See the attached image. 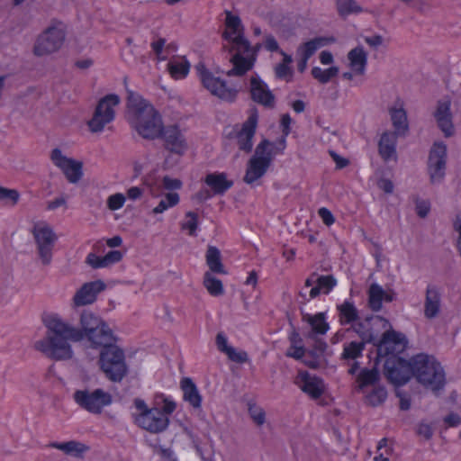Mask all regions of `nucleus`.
Here are the masks:
<instances>
[{
    "label": "nucleus",
    "mask_w": 461,
    "mask_h": 461,
    "mask_svg": "<svg viewBox=\"0 0 461 461\" xmlns=\"http://www.w3.org/2000/svg\"><path fill=\"white\" fill-rule=\"evenodd\" d=\"M405 334L394 330L392 327L386 330L376 345L375 365L385 357L384 375L388 382L395 387L406 384L412 376V357L407 360L400 355L408 348Z\"/></svg>",
    "instance_id": "nucleus-1"
},
{
    "label": "nucleus",
    "mask_w": 461,
    "mask_h": 461,
    "mask_svg": "<svg viewBox=\"0 0 461 461\" xmlns=\"http://www.w3.org/2000/svg\"><path fill=\"white\" fill-rule=\"evenodd\" d=\"M47 329L45 337L35 342L36 350L55 361L71 359L73 349L70 342H80L81 333L77 327L63 321L58 314H49L42 318Z\"/></svg>",
    "instance_id": "nucleus-2"
},
{
    "label": "nucleus",
    "mask_w": 461,
    "mask_h": 461,
    "mask_svg": "<svg viewBox=\"0 0 461 461\" xmlns=\"http://www.w3.org/2000/svg\"><path fill=\"white\" fill-rule=\"evenodd\" d=\"M118 338L113 335L101 343L98 365L104 376L113 383H121L129 373L124 350L117 346Z\"/></svg>",
    "instance_id": "nucleus-3"
},
{
    "label": "nucleus",
    "mask_w": 461,
    "mask_h": 461,
    "mask_svg": "<svg viewBox=\"0 0 461 461\" xmlns=\"http://www.w3.org/2000/svg\"><path fill=\"white\" fill-rule=\"evenodd\" d=\"M412 376L425 388L438 395L446 385V374L433 356L420 353L412 357Z\"/></svg>",
    "instance_id": "nucleus-4"
},
{
    "label": "nucleus",
    "mask_w": 461,
    "mask_h": 461,
    "mask_svg": "<svg viewBox=\"0 0 461 461\" xmlns=\"http://www.w3.org/2000/svg\"><path fill=\"white\" fill-rule=\"evenodd\" d=\"M77 331L81 333L79 340H86L91 348H100L101 343L106 341L114 335L109 327L99 315L91 311L84 310L80 313L79 323Z\"/></svg>",
    "instance_id": "nucleus-5"
},
{
    "label": "nucleus",
    "mask_w": 461,
    "mask_h": 461,
    "mask_svg": "<svg viewBox=\"0 0 461 461\" xmlns=\"http://www.w3.org/2000/svg\"><path fill=\"white\" fill-rule=\"evenodd\" d=\"M73 400L81 409L93 414H101L104 407L112 404L113 396L101 388L93 391L86 388L76 390Z\"/></svg>",
    "instance_id": "nucleus-6"
},
{
    "label": "nucleus",
    "mask_w": 461,
    "mask_h": 461,
    "mask_svg": "<svg viewBox=\"0 0 461 461\" xmlns=\"http://www.w3.org/2000/svg\"><path fill=\"white\" fill-rule=\"evenodd\" d=\"M129 123L146 140L158 139L164 128L161 115L154 107L148 108L142 114L130 119Z\"/></svg>",
    "instance_id": "nucleus-7"
},
{
    "label": "nucleus",
    "mask_w": 461,
    "mask_h": 461,
    "mask_svg": "<svg viewBox=\"0 0 461 461\" xmlns=\"http://www.w3.org/2000/svg\"><path fill=\"white\" fill-rule=\"evenodd\" d=\"M195 68L203 86L210 91L212 95L228 102L235 101L238 95L237 89L228 86L225 80L214 77L213 74L206 68L203 63H198Z\"/></svg>",
    "instance_id": "nucleus-8"
},
{
    "label": "nucleus",
    "mask_w": 461,
    "mask_h": 461,
    "mask_svg": "<svg viewBox=\"0 0 461 461\" xmlns=\"http://www.w3.org/2000/svg\"><path fill=\"white\" fill-rule=\"evenodd\" d=\"M36 246L38 257L43 266H49L52 261V251L58 236L53 229L44 223L35 225L32 230Z\"/></svg>",
    "instance_id": "nucleus-9"
},
{
    "label": "nucleus",
    "mask_w": 461,
    "mask_h": 461,
    "mask_svg": "<svg viewBox=\"0 0 461 461\" xmlns=\"http://www.w3.org/2000/svg\"><path fill=\"white\" fill-rule=\"evenodd\" d=\"M120 103L119 95L109 94L101 98L95 107L93 117L87 125L92 132H100L104 126L114 119L113 106Z\"/></svg>",
    "instance_id": "nucleus-10"
},
{
    "label": "nucleus",
    "mask_w": 461,
    "mask_h": 461,
    "mask_svg": "<svg viewBox=\"0 0 461 461\" xmlns=\"http://www.w3.org/2000/svg\"><path fill=\"white\" fill-rule=\"evenodd\" d=\"M447 148L443 141H435L429 149L428 171L431 184L441 183L446 175Z\"/></svg>",
    "instance_id": "nucleus-11"
},
{
    "label": "nucleus",
    "mask_w": 461,
    "mask_h": 461,
    "mask_svg": "<svg viewBox=\"0 0 461 461\" xmlns=\"http://www.w3.org/2000/svg\"><path fill=\"white\" fill-rule=\"evenodd\" d=\"M65 40V32L52 26L46 29L41 34L33 48V53L41 57L57 51L62 46Z\"/></svg>",
    "instance_id": "nucleus-12"
},
{
    "label": "nucleus",
    "mask_w": 461,
    "mask_h": 461,
    "mask_svg": "<svg viewBox=\"0 0 461 461\" xmlns=\"http://www.w3.org/2000/svg\"><path fill=\"white\" fill-rule=\"evenodd\" d=\"M353 323L351 330L361 339L360 342L371 343L375 348L379 339H377V334L375 333L373 327L379 323L382 324L384 329L392 327L387 319L379 315L366 316L363 321L358 320Z\"/></svg>",
    "instance_id": "nucleus-13"
},
{
    "label": "nucleus",
    "mask_w": 461,
    "mask_h": 461,
    "mask_svg": "<svg viewBox=\"0 0 461 461\" xmlns=\"http://www.w3.org/2000/svg\"><path fill=\"white\" fill-rule=\"evenodd\" d=\"M159 138L164 140V148L167 150L179 157L188 149L187 141L177 124L164 126Z\"/></svg>",
    "instance_id": "nucleus-14"
},
{
    "label": "nucleus",
    "mask_w": 461,
    "mask_h": 461,
    "mask_svg": "<svg viewBox=\"0 0 461 461\" xmlns=\"http://www.w3.org/2000/svg\"><path fill=\"white\" fill-rule=\"evenodd\" d=\"M258 109L254 107L250 111V114L247 121L242 124L240 131L234 133L239 145V149L247 153L250 152L253 148V137L256 133L258 125Z\"/></svg>",
    "instance_id": "nucleus-15"
},
{
    "label": "nucleus",
    "mask_w": 461,
    "mask_h": 461,
    "mask_svg": "<svg viewBox=\"0 0 461 461\" xmlns=\"http://www.w3.org/2000/svg\"><path fill=\"white\" fill-rule=\"evenodd\" d=\"M135 422L143 429L158 434L165 431L169 426V418L162 415L159 408H151L149 413L143 417H135Z\"/></svg>",
    "instance_id": "nucleus-16"
},
{
    "label": "nucleus",
    "mask_w": 461,
    "mask_h": 461,
    "mask_svg": "<svg viewBox=\"0 0 461 461\" xmlns=\"http://www.w3.org/2000/svg\"><path fill=\"white\" fill-rule=\"evenodd\" d=\"M106 289L105 283L101 280L86 282L76 292L73 303L76 306H85L94 303L97 295Z\"/></svg>",
    "instance_id": "nucleus-17"
},
{
    "label": "nucleus",
    "mask_w": 461,
    "mask_h": 461,
    "mask_svg": "<svg viewBox=\"0 0 461 461\" xmlns=\"http://www.w3.org/2000/svg\"><path fill=\"white\" fill-rule=\"evenodd\" d=\"M450 106V100H439L438 101L437 108L433 113L437 125L446 138H449L455 133Z\"/></svg>",
    "instance_id": "nucleus-18"
},
{
    "label": "nucleus",
    "mask_w": 461,
    "mask_h": 461,
    "mask_svg": "<svg viewBox=\"0 0 461 461\" xmlns=\"http://www.w3.org/2000/svg\"><path fill=\"white\" fill-rule=\"evenodd\" d=\"M250 95L251 99L259 104L269 108H273L275 105V95L258 77L250 78Z\"/></svg>",
    "instance_id": "nucleus-19"
},
{
    "label": "nucleus",
    "mask_w": 461,
    "mask_h": 461,
    "mask_svg": "<svg viewBox=\"0 0 461 461\" xmlns=\"http://www.w3.org/2000/svg\"><path fill=\"white\" fill-rule=\"evenodd\" d=\"M271 164V158L269 157L250 158L247 163L243 181L248 185L253 184L266 174Z\"/></svg>",
    "instance_id": "nucleus-20"
},
{
    "label": "nucleus",
    "mask_w": 461,
    "mask_h": 461,
    "mask_svg": "<svg viewBox=\"0 0 461 461\" xmlns=\"http://www.w3.org/2000/svg\"><path fill=\"white\" fill-rule=\"evenodd\" d=\"M400 136L393 131H384L378 142V153L384 161L397 159L396 144Z\"/></svg>",
    "instance_id": "nucleus-21"
},
{
    "label": "nucleus",
    "mask_w": 461,
    "mask_h": 461,
    "mask_svg": "<svg viewBox=\"0 0 461 461\" xmlns=\"http://www.w3.org/2000/svg\"><path fill=\"white\" fill-rule=\"evenodd\" d=\"M232 68L226 72L228 77H242L250 71L255 65V58L245 57L241 51H237L230 59Z\"/></svg>",
    "instance_id": "nucleus-22"
},
{
    "label": "nucleus",
    "mask_w": 461,
    "mask_h": 461,
    "mask_svg": "<svg viewBox=\"0 0 461 461\" xmlns=\"http://www.w3.org/2000/svg\"><path fill=\"white\" fill-rule=\"evenodd\" d=\"M126 106L128 122L130 119H132L133 117L142 114L148 111V108L154 107L140 95L130 89H127Z\"/></svg>",
    "instance_id": "nucleus-23"
},
{
    "label": "nucleus",
    "mask_w": 461,
    "mask_h": 461,
    "mask_svg": "<svg viewBox=\"0 0 461 461\" xmlns=\"http://www.w3.org/2000/svg\"><path fill=\"white\" fill-rule=\"evenodd\" d=\"M303 321L310 324L312 330L307 334L311 339H314L318 335H325L330 330V324L326 321V313L319 312L315 315L302 312Z\"/></svg>",
    "instance_id": "nucleus-24"
},
{
    "label": "nucleus",
    "mask_w": 461,
    "mask_h": 461,
    "mask_svg": "<svg viewBox=\"0 0 461 461\" xmlns=\"http://www.w3.org/2000/svg\"><path fill=\"white\" fill-rule=\"evenodd\" d=\"M440 312V293L436 285H429L426 289L424 316L427 319L436 318Z\"/></svg>",
    "instance_id": "nucleus-25"
},
{
    "label": "nucleus",
    "mask_w": 461,
    "mask_h": 461,
    "mask_svg": "<svg viewBox=\"0 0 461 461\" xmlns=\"http://www.w3.org/2000/svg\"><path fill=\"white\" fill-rule=\"evenodd\" d=\"M204 183L211 188L215 195L224 194L232 185L233 181L227 179L225 173H209L204 178Z\"/></svg>",
    "instance_id": "nucleus-26"
},
{
    "label": "nucleus",
    "mask_w": 461,
    "mask_h": 461,
    "mask_svg": "<svg viewBox=\"0 0 461 461\" xmlns=\"http://www.w3.org/2000/svg\"><path fill=\"white\" fill-rule=\"evenodd\" d=\"M300 376L303 382L301 389L309 394L312 399L320 398L324 392V384L321 378L312 376L308 372H301Z\"/></svg>",
    "instance_id": "nucleus-27"
},
{
    "label": "nucleus",
    "mask_w": 461,
    "mask_h": 461,
    "mask_svg": "<svg viewBox=\"0 0 461 461\" xmlns=\"http://www.w3.org/2000/svg\"><path fill=\"white\" fill-rule=\"evenodd\" d=\"M180 388L183 392L184 401L187 402L194 409L201 407L202 396L197 386L190 377L182 378Z\"/></svg>",
    "instance_id": "nucleus-28"
},
{
    "label": "nucleus",
    "mask_w": 461,
    "mask_h": 461,
    "mask_svg": "<svg viewBox=\"0 0 461 461\" xmlns=\"http://www.w3.org/2000/svg\"><path fill=\"white\" fill-rule=\"evenodd\" d=\"M349 67L357 75H363L367 64V53L362 46H357L348 53Z\"/></svg>",
    "instance_id": "nucleus-29"
},
{
    "label": "nucleus",
    "mask_w": 461,
    "mask_h": 461,
    "mask_svg": "<svg viewBox=\"0 0 461 461\" xmlns=\"http://www.w3.org/2000/svg\"><path fill=\"white\" fill-rule=\"evenodd\" d=\"M391 120L394 128V133L400 136H405L409 131V125L407 121V114L402 108H392L390 109Z\"/></svg>",
    "instance_id": "nucleus-30"
},
{
    "label": "nucleus",
    "mask_w": 461,
    "mask_h": 461,
    "mask_svg": "<svg viewBox=\"0 0 461 461\" xmlns=\"http://www.w3.org/2000/svg\"><path fill=\"white\" fill-rule=\"evenodd\" d=\"M206 264L209 269L216 274H227L221 262V254L218 248L208 246L205 254Z\"/></svg>",
    "instance_id": "nucleus-31"
},
{
    "label": "nucleus",
    "mask_w": 461,
    "mask_h": 461,
    "mask_svg": "<svg viewBox=\"0 0 461 461\" xmlns=\"http://www.w3.org/2000/svg\"><path fill=\"white\" fill-rule=\"evenodd\" d=\"M339 311V322L341 325L351 324L359 320L358 311L353 303L345 301L337 305Z\"/></svg>",
    "instance_id": "nucleus-32"
},
{
    "label": "nucleus",
    "mask_w": 461,
    "mask_h": 461,
    "mask_svg": "<svg viewBox=\"0 0 461 461\" xmlns=\"http://www.w3.org/2000/svg\"><path fill=\"white\" fill-rule=\"evenodd\" d=\"M378 365L374 366L372 369L363 368L357 377L358 383L357 389L363 390L369 385H375L380 381V372L377 367Z\"/></svg>",
    "instance_id": "nucleus-33"
},
{
    "label": "nucleus",
    "mask_w": 461,
    "mask_h": 461,
    "mask_svg": "<svg viewBox=\"0 0 461 461\" xmlns=\"http://www.w3.org/2000/svg\"><path fill=\"white\" fill-rule=\"evenodd\" d=\"M69 183L77 184L83 176V163L71 158L60 168Z\"/></svg>",
    "instance_id": "nucleus-34"
},
{
    "label": "nucleus",
    "mask_w": 461,
    "mask_h": 461,
    "mask_svg": "<svg viewBox=\"0 0 461 461\" xmlns=\"http://www.w3.org/2000/svg\"><path fill=\"white\" fill-rule=\"evenodd\" d=\"M50 447L62 450L66 454L74 455L77 457L82 456V454L89 449V447L75 440L63 443L53 442L50 444Z\"/></svg>",
    "instance_id": "nucleus-35"
},
{
    "label": "nucleus",
    "mask_w": 461,
    "mask_h": 461,
    "mask_svg": "<svg viewBox=\"0 0 461 461\" xmlns=\"http://www.w3.org/2000/svg\"><path fill=\"white\" fill-rule=\"evenodd\" d=\"M385 291L376 283L372 284L368 289V306L373 312H378L383 306V297Z\"/></svg>",
    "instance_id": "nucleus-36"
},
{
    "label": "nucleus",
    "mask_w": 461,
    "mask_h": 461,
    "mask_svg": "<svg viewBox=\"0 0 461 461\" xmlns=\"http://www.w3.org/2000/svg\"><path fill=\"white\" fill-rule=\"evenodd\" d=\"M167 69L173 78L179 79L187 76L190 69V64L185 58H183L180 61H170L167 64Z\"/></svg>",
    "instance_id": "nucleus-37"
},
{
    "label": "nucleus",
    "mask_w": 461,
    "mask_h": 461,
    "mask_svg": "<svg viewBox=\"0 0 461 461\" xmlns=\"http://www.w3.org/2000/svg\"><path fill=\"white\" fill-rule=\"evenodd\" d=\"M339 72V67L333 66L325 70H322L319 67H314L312 68L311 74L312 77L318 80L321 84L329 83L332 77L338 76Z\"/></svg>",
    "instance_id": "nucleus-38"
},
{
    "label": "nucleus",
    "mask_w": 461,
    "mask_h": 461,
    "mask_svg": "<svg viewBox=\"0 0 461 461\" xmlns=\"http://www.w3.org/2000/svg\"><path fill=\"white\" fill-rule=\"evenodd\" d=\"M203 285L212 296H219L224 293L222 282L213 276L210 272L204 274Z\"/></svg>",
    "instance_id": "nucleus-39"
},
{
    "label": "nucleus",
    "mask_w": 461,
    "mask_h": 461,
    "mask_svg": "<svg viewBox=\"0 0 461 461\" xmlns=\"http://www.w3.org/2000/svg\"><path fill=\"white\" fill-rule=\"evenodd\" d=\"M337 10L341 17H347L351 14H359L362 7L355 0H337Z\"/></svg>",
    "instance_id": "nucleus-40"
},
{
    "label": "nucleus",
    "mask_w": 461,
    "mask_h": 461,
    "mask_svg": "<svg viewBox=\"0 0 461 461\" xmlns=\"http://www.w3.org/2000/svg\"><path fill=\"white\" fill-rule=\"evenodd\" d=\"M179 203V195L177 193H167L166 194V199L161 200L158 204L153 208L152 213L158 214L165 212L167 208L173 207Z\"/></svg>",
    "instance_id": "nucleus-41"
},
{
    "label": "nucleus",
    "mask_w": 461,
    "mask_h": 461,
    "mask_svg": "<svg viewBox=\"0 0 461 461\" xmlns=\"http://www.w3.org/2000/svg\"><path fill=\"white\" fill-rule=\"evenodd\" d=\"M366 343L352 341L344 347L342 353L343 359H356L362 356V351Z\"/></svg>",
    "instance_id": "nucleus-42"
},
{
    "label": "nucleus",
    "mask_w": 461,
    "mask_h": 461,
    "mask_svg": "<svg viewBox=\"0 0 461 461\" xmlns=\"http://www.w3.org/2000/svg\"><path fill=\"white\" fill-rule=\"evenodd\" d=\"M387 397V391L384 386L375 387L370 393L366 395V402L369 405L375 407L383 403Z\"/></svg>",
    "instance_id": "nucleus-43"
},
{
    "label": "nucleus",
    "mask_w": 461,
    "mask_h": 461,
    "mask_svg": "<svg viewBox=\"0 0 461 461\" xmlns=\"http://www.w3.org/2000/svg\"><path fill=\"white\" fill-rule=\"evenodd\" d=\"M316 284L319 285L322 294H329L337 285V279L332 275L318 276Z\"/></svg>",
    "instance_id": "nucleus-44"
},
{
    "label": "nucleus",
    "mask_w": 461,
    "mask_h": 461,
    "mask_svg": "<svg viewBox=\"0 0 461 461\" xmlns=\"http://www.w3.org/2000/svg\"><path fill=\"white\" fill-rule=\"evenodd\" d=\"M225 25L228 29L232 31V33H239L244 31L241 20L238 15H234L230 11L226 10Z\"/></svg>",
    "instance_id": "nucleus-45"
},
{
    "label": "nucleus",
    "mask_w": 461,
    "mask_h": 461,
    "mask_svg": "<svg viewBox=\"0 0 461 461\" xmlns=\"http://www.w3.org/2000/svg\"><path fill=\"white\" fill-rule=\"evenodd\" d=\"M248 411L250 418L253 421L258 425L261 426L266 421V412L265 411L258 406L255 402H249L248 403Z\"/></svg>",
    "instance_id": "nucleus-46"
},
{
    "label": "nucleus",
    "mask_w": 461,
    "mask_h": 461,
    "mask_svg": "<svg viewBox=\"0 0 461 461\" xmlns=\"http://www.w3.org/2000/svg\"><path fill=\"white\" fill-rule=\"evenodd\" d=\"M273 156H274V149L272 148V143L268 140L264 139L256 147L255 154L251 158H267V157H269L272 161Z\"/></svg>",
    "instance_id": "nucleus-47"
},
{
    "label": "nucleus",
    "mask_w": 461,
    "mask_h": 461,
    "mask_svg": "<svg viewBox=\"0 0 461 461\" xmlns=\"http://www.w3.org/2000/svg\"><path fill=\"white\" fill-rule=\"evenodd\" d=\"M232 44L235 45L236 52L239 50L241 51L242 54L250 52V42L245 38L243 32L237 33L232 40Z\"/></svg>",
    "instance_id": "nucleus-48"
},
{
    "label": "nucleus",
    "mask_w": 461,
    "mask_h": 461,
    "mask_svg": "<svg viewBox=\"0 0 461 461\" xmlns=\"http://www.w3.org/2000/svg\"><path fill=\"white\" fill-rule=\"evenodd\" d=\"M185 217L189 220L181 224L182 230H188L189 235L194 236L198 226V215L194 212H187Z\"/></svg>",
    "instance_id": "nucleus-49"
},
{
    "label": "nucleus",
    "mask_w": 461,
    "mask_h": 461,
    "mask_svg": "<svg viewBox=\"0 0 461 461\" xmlns=\"http://www.w3.org/2000/svg\"><path fill=\"white\" fill-rule=\"evenodd\" d=\"M125 200V196L121 193L112 194L107 199V207L111 211L119 210L123 206Z\"/></svg>",
    "instance_id": "nucleus-50"
},
{
    "label": "nucleus",
    "mask_w": 461,
    "mask_h": 461,
    "mask_svg": "<svg viewBox=\"0 0 461 461\" xmlns=\"http://www.w3.org/2000/svg\"><path fill=\"white\" fill-rule=\"evenodd\" d=\"M225 354L230 361L235 363L243 364L249 361V357L246 351L237 352L233 347L229 348Z\"/></svg>",
    "instance_id": "nucleus-51"
},
{
    "label": "nucleus",
    "mask_w": 461,
    "mask_h": 461,
    "mask_svg": "<svg viewBox=\"0 0 461 461\" xmlns=\"http://www.w3.org/2000/svg\"><path fill=\"white\" fill-rule=\"evenodd\" d=\"M415 211L419 217L426 218L430 211V203L428 200L415 199Z\"/></svg>",
    "instance_id": "nucleus-52"
},
{
    "label": "nucleus",
    "mask_w": 461,
    "mask_h": 461,
    "mask_svg": "<svg viewBox=\"0 0 461 461\" xmlns=\"http://www.w3.org/2000/svg\"><path fill=\"white\" fill-rule=\"evenodd\" d=\"M20 194L16 189H8L0 187V201L10 200L13 204H16L19 201Z\"/></svg>",
    "instance_id": "nucleus-53"
},
{
    "label": "nucleus",
    "mask_w": 461,
    "mask_h": 461,
    "mask_svg": "<svg viewBox=\"0 0 461 461\" xmlns=\"http://www.w3.org/2000/svg\"><path fill=\"white\" fill-rule=\"evenodd\" d=\"M86 263L94 269L106 267L104 258L99 257L95 253H89L87 255L86 258Z\"/></svg>",
    "instance_id": "nucleus-54"
},
{
    "label": "nucleus",
    "mask_w": 461,
    "mask_h": 461,
    "mask_svg": "<svg viewBox=\"0 0 461 461\" xmlns=\"http://www.w3.org/2000/svg\"><path fill=\"white\" fill-rule=\"evenodd\" d=\"M50 158L55 166L59 168L63 167L64 165L71 159L66 156H63L61 150L59 148H56L51 151Z\"/></svg>",
    "instance_id": "nucleus-55"
},
{
    "label": "nucleus",
    "mask_w": 461,
    "mask_h": 461,
    "mask_svg": "<svg viewBox=\"0 0 461 461\" xmlns=\"http://www.w3.org/2000/svg\"><path fill=\"white\" fill-rule=\"evenodd\" d=\"M106 267L120 262L122 259V253L120 250H111L103 257Z\"/></svg>",
    "instance_id": "nucleus-56"
},
{
    "label": "nucleus",
    "mask_w": 461,
    "mask_h": 461,
    "mask_svg": "<svg viewBox=\"0 0 461 461\" xmlns=\"http://www.w3.org/2000/svg\"><path fill=\"white\" fill-rule=\"evenodd\" d=\"M307 352L308 351L306 350V348L303 345H300L296 346L295 348L290 347L286 351L285 356L288 357L294 358L296 360H301Z\"/></svg>",
    "instance_id": "nucleus-57"
},
{
    "label": "nucleus",
    "mask_w": 461,
    "mask_h": 461,
    "mask_svg": "<svg viewBox=\"0 0 461 461\" xmlns=\"http://www.w3.org/2000/svg\"><path fill=\"white\" fill-rule=\"evenodd\" d=\"M163 186L167 190H178L182 187V181L177 178H171L168 176H165L162 179Z\"/></svg>",
    "instance_id": "nucleus-58"
},
{
    "label": "nucleus",
    "mask_w": 461,
    "mask_h": 461,
    "mask_svg": "<svg viewBox=\"0 0 461 461\" xmlns=\"http://www.w3.org/2000/svg\"><path fill=\"white\" fill-rule=\"evenodd\" d=\"M160 397L164 403L160 411L162 412V415L167 417V415H170L175 411L176 408V403L174 401L168 399L167 397H165L163 394H161Z\"/></svg>",
    "instance_id": "nucleus-59"
},
{
    "label": "nucleus",
    "mask_w": 461,
    "mask_h": 461,
    "mask_svg": "<svg viewBox=\"0 0 461 461\" xmlns=\"http://www.w3.org/2000/svg\"><path fill=\"white\" fill-rule=\"evenodd\" d=\"M307 355L311 358H305L303 363L312 369H318L320 367L318 353H316L315 350H308Z\"/></svg>",
    "instance_id": "nucleus-60"
},
{
    "label": "nucleus",
    "mask_w": 461,
    "mask_h": 461,
    "mask_svg": "<svg viewBox=\"0 0 461 461\" xmlns=\"http://www.w3.org/2000/svg\"><path fill=\"white\" fill-rule=\"evenodd\" d=\"M215 343L219 351L226 353L231 346L228 345L227 338L222 332L216 335Z\"/></svg>",
    "instance_id": "nucleus-61"
},
{
    "label": "nucleus",
    "mask_w": 461,
    "mask_h": 461,
    "mask_svg": "<svg viewBox=\"0 0 461 461\" xmlns=\"http://www.w3.org/2000/svg\"><path fill=\"white\" fill-rule=\"evenodd\" d=\"M276 76L277 78H285L287 76L292 77L293 70L286 64H278L275 68Z\"/></svg>",
    "instance_id": "nucleus-62"
},
{
    "label": "nucleus",
    "mask_w": 461,
    "mask_h": 461,
    "mask_svg": "<svg viewBox=\"0 0 461 461\" xmlns=\"http://www.w3.org/2000/svg\"><path fill=\"white\" fill-rule=\"evenodd\" d=\"M318 213H319L320 217L321 218L322 221L327 226H330L331 224L334 223L335 218L329 209L322 207V208L319 209Z\"/></svg>",
    "instance_id": "nucleus-63"
},
{
    "label": "nucleus",
    "mask_w": 461,
    "mask_h": 461,
    "mask_svg": "<svg viewBox=\"0 0 461 461\" xmlns=\"http://www.w3.org/2000/svg\"><path fill=\"white\" fill-rule=\"evenodd\" d=\"M302 48L303 49L302 56L304 57L305 59H310L318 50L317 46L315 45L314 41H312V40L305 42L302 46Z\"/></svg>",
    "instance_id": "nucleus-64"
}]
</instances>
